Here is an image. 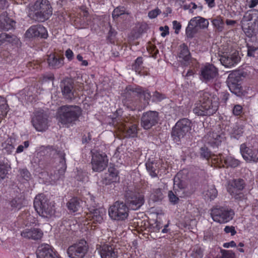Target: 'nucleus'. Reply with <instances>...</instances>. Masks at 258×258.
Returning <instances> with one entry per match:
<instances>
[{
    "mask_svg": "<svg viewBox=\"0 0 258 258\" xmlns=\"http://www.w3.org/2000/svg\"><path fill=\"white\" fill-rule=\"evenodd\" d=\"M199 99L194 104L193 112L197 116H210L219 108L218 98L210 93L202 91L198 93Z\"/></svg>",
    "mask_w": 258,
    "mask_h": 258,
    "instance_id": "obj_1",
    "label": "nucleus"
},
{
    "mask_svg": "<svg viewBox=\"0 0 258 258\" xmlns=\"http://www.w3.org/2000/svg\"><path fill=\"white\" fill-rule=\"evenodd\" d=\"M57 113L59 121L69 126L79 120L82 114V110L77 105H65L59 107Z\"/></svg>",
    "mask_w": 258,
    "mask_h": 258,
    "instance_id": "obj_2",
    "label": "nucleus"
},
{
    "mask_svg": "<svg viewBox=\"0 0 258 258\" xmlns=\"http://www.w3.org/2000/svg\"><path fill=\"white\" fill-rule=\"evenodd\" d=\"M33 204L35 210L42 217L50 218L55 214L54 204L49 202L43 194L37 195Z\"/></svg>",
    "mask_w": 258,
    "mask_h": 258,
    "instance_id": "obj_3",
    "label": "nucleus"
},
{
    "mask_svg": "<svg viewBox=\"0 0 258 258\" xmlns=\"http://www.w3.org/2000/svg\"><path fill=\"white\" fill-rule=\"evenodd\" d=\"M31 11L35 19L40 22L48 20L52 14V8L48 0H36Z\"/></svg>",
    "mask_w": 258,
    "mask_h": 258,
    "instance_id": "obj_4",
    "label": "nucleus"
},
{
    "mask_svg": "<svg viewBox=\"0 0 258 258\" xmlns=\"http://www.w3.org/2000/svg\"><path fill=\"white\" fill-rule=\"evenodd\" d=\"M174 192L169 191L168 197L169 201L173 204H176L179 200L178 198H185L190 196L195 191L194 188L190 185L185 184L183 181H179L177 183H174Z\"/></svg>",
    "mask_w": 258,
    "mask_h": 258,
    "instance_id": "obj_5",
    "label": "nucleus"
},
{
    "mask_svg": "<svg viewBox=\"0 0 258 258\" xmlns=\"http://www.w3.org/2000/svg\"><path fill=\"white\" fill-rule=\"evenodd\" d=\"M191 121L186 118L178 120L172 128L171 136L175 142L180 141L191 130Z\"/></svg>",
    "mask_w": 258,
    "mask_h": 258,
    "instance_id": "obj_6",
    "label": "nucleus"
},
{
    "mask_svg": "<svg viewBox=\"0 0 258 258\" xmlns=\"http://www.w3.org/2000/svg\"><path fill=\"white\" fill-rule=\"evenodd\" d=\"M211 215L214 221L219 223H226L233 219L234 212L227 207L216 206L212 209Z\"/></svg>",
    "mask_w": 258,
    "mask_h": 258,
    "instance_id": "obj_7",
    "label": "nucleus"
},
{
    "mask_svg": "<svg viewBox=\"0 0 258 258\" xmlns=\"http://www.w3.org/2000/svg\"><path fill=\"white\" fill-rule=\"evenodd\" d=\"M201 80L209 85H213L218 76V70L212 64H207L201 69Z\"/></svg>",
    "mask_w": 258,
    "mask_h": 258,
    "instance_id": "obj_8",
    "label": "nucleus"
},
{
    "mask_svg": "<svg viewBox=\"0 0 258 258\" xmlns=\"http://www.w3.org/2000/svg\"><path fill=\"white\" fill-rule=\"evenodd\" d=\"M245 186L244 180L242 179H235L229 181L228 192L236 200L242 201L245 199L244 195L241 191Z\"/></svg>",
    "mask_w": 258,
    "mask_h": 258,
    "instance_id": "obj_9",
    "label": "nucleus"
},
{
    "mask_svg": "<svg viewBox=\"0 0 258 258\" xmlns=\"http://www.w3.org/2000/svg\"><path fill=\"white\" fill-rule=\"evenodd\" d=\"M128 209L123 202H116L108 210L110 217L115 220H123L128 216Z\"/></svg>",
    "mask_w": 258,
    "mask_h": 258,
    "instance_id": "obj_10",
    "label": "nucleus"
},
{
    "mask_svg": "<svg viewBox=\"0 0 258 258\" xmlns=\"http://www.w3.org/2000/svg\"><path fill=\"white\" fill-rule=\"evenodd\" d=\"M31 123L37 131L45 132L48 128V116L43 110L36 111L31 119Z\"/></svg>",
    "mask_w": 258,
    "mask_h": 258,
    "instance_id": "obj_11",
    "label": "nucleus"
},
{
    "mask_svg": "<svg viewBox=\"0 0 258 258\" xmlns=\"http://www.w3.org/2000/svg\"><path fill=\"white\" fill-rule=\"evenodd\" d=\"M88 250L86 241L81 239L70 246L67 249V253L70 258H84Z\"/></svg>",
    "mask_w": 258,
    "mask_h": 258,
    "instance_id": "obj_12",
    "label": "nucleus"
},
{
    "mask_svg": "<svg viewBox=\"0 0 258 258\" xmlns=\"http://www.w3.org/2000/svg\"><path fill=\"white\" fill-rule=\"evenodd\" d=\"M108 159L105 153L95 152L92 153V169L95 172H101L107 167Z\"/></svg>",
    "mask_w": 258,
    "mask_h": 258,
    "instance_id": "obj_13",
    "label": "nucleus"
},
{
    "mask_svg": "<svg viewBox=\"0 0 258 258\" xmlns=\"http://www.w3.org/2000/svg\"><path fill=\"white\" fill-rule=\"evenodd\" d=\"M240 77L236 72L230 73L226 82L230 91L238 96H240L242 94V88L239 82Z\"/></svg>",
    "mask_w": 258,
    "mask_h": 258,
    "instance_id": "obj_14",
    "label": "nucleus"
},
{
    "mask_svg": "<svg viewBox=\"0 0 258 258\" xmlns=\"http://www.w3.org/2000/svg\"><path fill=\"white\" fill-rule=\"evenodd\" d=\"M159 120V113L155 111H149L144 113L141 117V124L145 130H149L156 125Z\"/></svg>",
    "mask_w": 258,
    "mask_h": 258,
    "instance_id": "obj_15",
    "label": "nucleus"
},
{
    "mask_svg": "<svg viewBox=\"0 0 258 258\" xmlns=\"http://www.w3.org/2000/svg\"><path fill=\"white\" fill-rule=\"evenodd\" d=\"M144 202V194L142 189L138 188L130 192V210L139 209Z\"/></svg>",
    "mask_w": 258,
    "mask_h": 258,
    "instance_id": "obj_16",
    "label": "nucleus"
},
{
    "mask_svg": "<svg viewBox=\"0 0 258 258\" xmlns=\"http://www.w3.org/2000/svg\"><path fill=\"white\" fill-rule=\"evenodd\" d=\"M60 86L62 95L66 99L71 101L75 98L74 82L72 79L66 78L63 80Z\"/></svg>",
    "mask_w": 258,
    "mask_h": 258,
    "instance_id": "obj_17",
    "label": "nucleus"
},
{
    "mask_svg": "<svg viewBox=\"0 0 258 258\" xmlns=\"http://www.w3.org/2000/svg\"><path fill=\"white\" fill-rule=\"evenodd\" d=\"M240 151L243 158L247 162H258V151L256 149L247 147L243 143L240 145Z\"/></svg>",
    "mask_w": 258,
    "mask_h": 258,
    "instance_id": "obj_18",
    "label": "nucleus"
},
{
    "mask_svg": "<svg viewBox=\"0 0 258 258\" xmlns=\"http://www.w3.org/2000/svg\"><path fill=\"white\" fill-rule=\"evenodd\" d=\"M25 36L28 38L34 37H40L46 38L48 34L46 29L41 25H33L31 26L26 32Z\"/></svg>",
    "mask_w": 258,
    "mask_h": 258,
    "instance_id": "obj_19",
    "label": "nucleus"
},
{
    "mask_svg": "<svg viewBox=\"0 0 258 258\" xmlns=\"http://www.w3.org/2000/svg\"><path fill=\"white\" fill-rule=\"evenodd\" d=\"M224 138V135L221 131L210 132L204 137L205 141L213 147H218Z\"/></svg>",
    "mask_w": 258,
    "mask_h": 258,
    "instance_id": "obj_20",
    "label": "nucleus"
},
{
    "mask_svg": "<svg viewBox=\"0 0 258 258\" xmlns=\"http://www.w3.org/2000/svg\"><path fill=\"white\" fill-rule=\"evenodd\" d=\"M37 258H59L53 248L47 244L39 245L36 251Z\"/></svg>",
    "mask_w": 258,
    "mask_h": 258,
    "instance_id": "obj_21",
    "label": "nucleus"
},
{
    "mask_svg": "<svg viewBox=\"0 0 258 258\" xmlns=\"http://www.w3.org/2000/svg\"><path fill=\"white\" fill-rule=\"evenodd\" d=\"M136 96L137 99H143L145 101L144 106L149 104V101L151 98L150 93L148 90H144L140 86H130V97Z\"/></svg>",
    "mask_w": 258,
    "mask_h": 258,
    "instance_id": "obj_22",
    "label": "nucleus"
},
{
    "mask_svg": "<svg viewBox=\"0 0 258 258\" xmlns=\"http://www.w3.org/2000/svg\"><path fill=\"white\" fill-rule=\"evenodd\" d=\"M178 57L179 61L184 66H188L191 60V56L186 44L182 43L179 46Z\"/></svg>",
    "mask_w": 258,
    "mask_h": 258,
    "instance_id": "obj_23",
    "label": "nucleus"
},
{
    "mask_svg": "<svg viewBox=\"0 0 258 258\" xmlns=\"http://www.w3.org/2000/svg\"><path fill=\"white\" fill-rule=\"evenodd\" d=\"M40 153L42 155L52 157L58 161L65 159V153L63 151L57 150L51 146L42 147Z\"/></svg>",
    "mask_w": 258,
    "mask_h": 258,
    "instance_id": "obj_24",
    "label": "nucleus"
},
{
    "mask_svg": "<svg viewBox=\"0 0 258 258\" xmlns=\"http://www.w3.org/2000/svg\"><path fill=\"white\" fill-rule=\"evenodd\" d=\"M58 162L59 163L58 167L56 168V170L53 171V172H51L49 175L50 179L54 182L60 179H62L64 178V173L67 168L65 159H62Z\"/></svg>",
    "mask_w": 258,
    "mask_h": 258,
    "instance_id": "obj_25",
    "label": "nucleus"
},
{
    "mask_svg": "<svg viewBox=\"0 0 258 258\" xmlns=\"http://www.w3.org/2000/svg\"><path fill=\"white\" fill-rule=\"evenodd\" d=\"M88 218H91L94 223H101L105 216L106 211L103 208H90Z\"/></svg>",
    "mask_w": 258,
    "mask_h": 258,
    "instance_id": "obj_26",
    "label": "nucleus"
},
{
    "mask_svg": "<svg viewBox=\"0 0 258 258\" xmlns=\"http://www.w3.org/2000/svg\"><path fill=\"white\" fill-rule=\"evenodd\" d=\"M43 235L42 231L39 228L25 229L21 232V235L28 239H40Z\"/></svg>",
    "mask_w": 258,
    "mask_h": 258,
    "instance_id": "obj_27",
    "label": "nucleus"
},
{
    "mask_svg": "<svg viewBox=\"0 0 258 258\" xmlns=\"http://www.w3.org/2000/svg\"><path fill=\"white\" fill-rule=\"evenodd\" d=\"M64 57L59 54L51 53L48 55L47 63L51 69H59L63 66Z\"/></svg>",
    "mask_w": 258,
    "mask_h": 258,
    "instance_id": "obj_28",
    "label": "nucleus"
},
{
    "mask_svg": "<svg viewBox=\"0 0 258 258\" xmlns=\"http://www.w3.org/2000/svg\"><path fill=\"white\" fill-rule=\"evenodd\" d=\"M98 249L101 258H117V252L111 245L103 244Z\"/></svg>",
    "mask_w": 258,
    "mask_h": 258,
    "instance_id": "obj_29",
    "label": "nucleus"
},
{
    "mask_svg": "<svg viewBox=\"0 0 258 258\" xmlns=\"http://www.w3.org/2000/svg\"><path fill=\"white\" fill-rule=\"evenodd\" d=\"M239 57L235 54H224L221 56L220 60L221 63L225 67L229 68L234 66L239 60Z\"/></svg>",
    "mask_w": 258,
    "mask_h": 258,
    "instance_id": "obj_30",
    "label": "nucleus"
},
{
    "mask_svg": "<svg viewBox=\"0 0 258 258\" xmlns=\"http://www.w3.org/2000/svg\"><path fill=\"white\" fill-rule=\"evenodd\" d=\"M15 22L9 18L4 13L0 15V30L8 31L14 28Z\"/></svg>",
    "mask_w": 258,
    "mask_h": 258,
    "instance_id": "obj_31",
    "label": "nucleus"
},
{
    "mask_svg": "<svg viewBox=\"0 0 258 258\" xmlns=\"http://www.w3.org/2000/svg\"><path fill=\"white\" fill-rule=\"evenodd\" d=\"M108 175L104 179L105 184H109L112 182H116L119 181L118 170L114 167H109L108 169Z\"/></svg>",
    "mask_w": 258,
    "mask_h": 258,
    "instance_id": "obj_32",
    "label": "nucleus"
},
{
    "mask_svg": "<svg viewBox=\"0 0 258 258\" xmlns=\"http://www.w3.org/2000/svg\"><path fill=\"white\" fill-rule=\"evenodd\" d=\"M200 156L201 158L206 159H209V158H211L212 160L216 163L217 162L222 161L221 155H220V157H219V155L212 154L211 152L206 147H202L200 148Z\"/></svg>",
    "mask_w": 258,
    "mask_h": 258,
    "instance_id": "obj_33",
    "label": "nucleus"
},
{
    "mask_svg": "<svg viewBox=\"0 0 258 258\" xmlns=\"http://www.w3.org/2000/svg\"><path fill=\"white\" fill-rule=\"evenodd\" d=\"M220 155H221L222 161L221 162H217V163L220 164L224 162L227 167H230L232 168L237 167L240 164V161L236 159L231 156H227L225 158L222 154H219V157H220Z\"/></svg>",
    "mask_w": 258,
    "mask_h": 258,
    "instance_id": "obj_34",
    "label": "nucleus"
},
{
    "mask_svg": "<svg viewBox=\"0 0 258 258\" xmlns=\"http://www.w3.org/2000/svg\"><path fill=\"white\" fill-rule=\"evenodd\" d=\"M198 28L196 22H195V19H191L189 21L187 26L185 29V35L187 38L191 39L194 37L196 33H197Z\"/></svg>",
    "mask_w": 258,
    "mask_h": 258,
    "instance_id": "obj_35",
    "label": "nucleus"
},
{
    "mask_svg": "<svg viewBox=\"0 0 258 258\" xmlns=\"http://www.w3.org/2000/svg\"><path fill=\"white\" fill-rule=\"evenodd\" d=\"M17 178L20 182L24 183L28 182L32 178V175L26 168H19Z\"/></svg>",
    "mask_w": 258,
    "mask_h": 258,
    "instance_id": "obj_36",
    "label": "nucleus"
},
{
    "mask_svg": "<svg viewBox=\"0 0 258 258\" xmlns=\"http://www.w3.org/2000/svg\"><path fill=\"white\" fill-rule=\"evenodd\" d=\"M146 167L148 172L152 177H156L158 175L159 165L154 160H149L146 163Z\"/></svg>",
    "mask_w": 258,
    "mask_h": 258,
    "instance_id": "obj_37",
    "label": "nucleus"
},
{
    "mask_svg": "<svg viewBox=\"0 0 258 258\" xmlns=\"http://www.w3.org/2000/svg\"><path fill=\"white\" fill-rule=\"evenodd\" d=\"M82 203V201L78 198H73L68 202L67 206L70 211L75 212L81 208Z\"/></svg>",
    "mask_w": 258,
    "mask_h": 258,
    "instance_id": "obj_38",
    "label": "nucleus"
},
{
    "mask_svg": "<svg viewBox=\"0 0 258 258\" xmlns=\"http://www.w3.org/2000/svg\"><path fill=\"white\" fill-rule=\"evenodd\" d=\"M133 120L134 123L131 126L130 125V139L132 138V140H130V142H132L133 144H134V142L132 140L136 141V140L134 139L137 134L138 131V124L139 122V116H136V117L133 115L132 118L130 117V124L131 123V121Z\"/></svg>",
    "mask_w": 258,
    "mask_h": 258,
    "instance_id": "obj_39",
    "label": "nucleus"
},
{
    "mask_svg": "<svg viewBox=\"0 0 258 258\" xmlns=\"http://www.w3.org/2000/svg\"><path fill=\"white\" fill-rule=\"evenodd\" d=\"M203 194L205 199L212 201L217 197L218 191L215 185H211L208 186L207 189L204 191Z\"/></svg>",
    "mask_w": 258,
    "mask_h": 258,
    "instance_id": "obj_40",
    "label": "nucleus"
},
{
    "mask_svg": "<svg viewBox=\"0 0 258 258\" xmlns=\"http://www.w3.org/2000/svg\"><path fill=\"white\" fill-rule=\"evenodd\" d=\"M243 20L245 21L254 20L255 22L258 20V10L252 9L248 11L244 15Z\"/></svg>",
    "mask_w": 258,
    "mask_h": 258,
    "instance_id": "obj_41",
    "label": "nucleus"
},
{
    "mask_svg": "<svg viewBox=\"0 0 258 258\" xmlns=\"http://www.w3.org/2000/svg\"><path fill=\"white\" fill-rule=\"evenodd\" d=\"M8 111L9 106L7 103V101L4 98L0 97V118L6 116Z\"/></svg>",
    "mask_w": 258,
    "mask_h": 258,
    "instance_id": "obj_42",
    "label": "nucleus"
},
{
    "mask_svg": "<svg viewBox=\"0 0 258 258\" xmlns=\"http://www.w3.org/2000/svg\"><path fill=\"white\" fill-rule=\"evenodd\" d=\"M192 19H195V22H196L198 29H205L208 27L209 21L207 19L200 16L195 17Z\"/></svg>",
    "mask_w": 258,
    "mask_h": 258,
    "instance_id": "obj_43",
    "label": "nucleus"
},
{
    "mask_svg": "<svg viewBox=\"0 0 258 258\" xmlns=\"http://www.w3.org/2000/svg\"><path fill=\"white\" fill-rule=\"evenodd\" d=\"M243 133V126L242 125L235 124L232 128V131L231 132V136L232 137L238 140L241 136H242Z\"/></svg>",
    "mask_w": 258,
    "mask_h": 258,
    "instance_id": "obj_44",
    "label": "nucleus"
},
{
    "mask_svg": "<svg viewBox=\"0 0 258 258\" xmlns=\"http://www.w3.org/2000/svg\"><path fill=\"white\" fill-rule=\"evenodd\" d=\"M143 66L142 57H138L134 63L132 65V70H134L136 73L140 74Z\"/></svg>",
    "mask_w": 258,
    "mask_h": 258,
    "instance_id": "obj_45",
    "label": "nucleus"
},
{
    "mask_svg": "<svg viewBox=\"0 0 258 258\" xmlns=\"http://www.w3.org/2000/svg\"><path fill=\"white\" fill-rule=\"evenodd\" d=\"M9 166L7 164L0 161V181L5 178L8 172Z\"/></svg>",
    "mask_w": 258,
    "mask_h": 258,
    "instance_id": "obj_46",
    "label": "nucleus"
},
{
    "mask_svg": "<svg viewBox=\"0 0 258 258\" xmlns=\"http://www.w3.org/2000/svg\"><path fill=\"white\" fill-rule=\"evenodd\" d=\"M7 42L15 45L17 47L20 46L21 43L20 39L16 35L11 34H8Z\"/></svg>",
    "mask_w": 258,
    "mask_h": 258,
    "instance_id": "obj_47",
    "label": "nucleus"
},
{
    "mask_svg": "<svg viewBox=\"0 0 258 258\" xmlns=\"http://www.w3.org/2000/svg\"><path fill=\"white\" fill-rule=\"evenodd\" d=\"M24 202V198H15L10 202L11 207L20 209L23 206Z\"/></svg>",
    "mask_w": 258,
    "mask_h": 258,
    "instance_id": "obj_48",
    "label": "nucleus"
},
{
    "mask_svg": "<svg viewBox=\"0 0 258 258\" xmlns=\"http://www.w3.org/2000/svg\"><path fill=\"white\" fill-rule=\"evenodd\" d=\"M91 18L89 16V13L87 11L83 12V19L81 20V26L82 28H86L90 24Z\"/></svg>",
    "mask_w": 258,
    "mask_h": 258,
    "instance_id": "obj_49",
    "label": "nucleus"
},
{
    "mask_svg": "<svg viewBox=\"0 0 258 258\" xmlns=\"http://www.w3.org/2000/svg\"><path fill=\"white\" fill-rule=\"evenodd\" d=\"M213 25L218 31H222L223 29L224 22L220 17H217L212 21Z\"/></svg>",
    "mask_w": 258,
    "mask_h": 258,
    "instance_id": "obj_50",
    "label": "nucleus"
},
{
    "mask_svg": "<svg viewBox=\"0 0 258 258\" xmlns=\"http://www.w3.org/2000/svg\"><path fill=\"white\" fill-rule=\"evenodd\" d=\"M152 198L154 201L157 202L161 201L163 198V194L160 188H156L153 190L152 192Z\"/></svg>",
    "mask_w": 258,
    "mask_h": 258,
    "instance_id": "obj_51",
    "label": "nucleus"
},
{
    "mask_svg": "<svg viewBox=\"0 0 258 258\" xmlns=\"http://www.w3.org/2000/svg\"><path fill=\"white\" fill-rule=\"evenodd\" d=\"M191 256L193 258H202L203 256V250L199 247L194 248L191 253Z\"/></svg>",
    "mask_w": 258,
    "mask_h": 258,
    "instance_id": "obj_52",
    "label": "nucleus"
},
{
    "mask_svg": "<svg viewBox=\"0 0 258 258\" xmlns=\"http://www.w3.org/2000/svg\"><path fill=\"white\" fill-rule=\"evenodd\" d=\"M221 255L218 258H235V253L230 250L222 249Z\"/></svg>",
    "mask_w": 258,
    "mask_h": 258,
    "instance_id": "obj_53",
    "label": "nucleus"
},
{
    "mask_svg": "<svg viewBox=\"0 0 258 258\" xmlns=\"http://www.w3.org/2000/svg\"><path fill=\"white\" fill-rule=\"evenodd\" d=\"M125 13V9L123 7L121 8H116L112 12V17L114 18H117L119 16L124 14Z\"/></svg>",
    "mask_w": 258,
    "mask_h": 258,
    "instance_id": "obj_54",
    "label": "nucleus"
},
{
    "mask_svg": "<svg viewBox=\"0 0 258 258\" xmlns=\"http://www.w3.org/2000/svg\"><path fill=\"white\" fill-rule=\"evenodd\" d=\"M165 98V95L155 91L152 96V101L153 102H160Z\"/></svg>",
    "mask_w": 258,
    "mask_h": 258,
    "instance_id": "obj_55",
    "label": "nucleus"
},
{
    "mask_svg": "<svg viewBox=\"0 0 258 258\" xmlns=\"http://www.w3.org/2000/svg\"><path fill=\"white\" fill-rule=\"evenodd\" d=\"M4 150L8 154H11L15 149L14 146L9 143H5L3 145Z\"/></svg>",
    "mask_w": 258,
    "mask_h": 258,
    "instance_id": "obj_56",
    "label": "nucleus"
},
{
    "mask_svg": "<svg viewBox=\"0 0 258 258\" xmlns=\"http://www.w3.org/2000/svg\"><path fill=\"white\" fill-rule=\"evenodd\" d=\"M116 32L113 29L111 26H110V29L108 34L107 40L110 42L112 43L113 41L114 37L115 36Z\"/></svg>",
    "mask_w": 258,
    "mask_h": 258,
    "instance_id": "obj_57",
    "label": "nucleus"
},
{
    "mask_svg": "<svg viewBox=\"0 0 258 258\" xmlns=\"http://www.w3.org/2000/svg\"><path fill=\"white\" fill-rule=\"evenodd\" d=\"M247 55L248 56H252L254 57V52L258 50V47H254L252 45H249V44L247 45Z\"/></svg>",
    "mask_w": 258,
    "mask_h": 258,
    "instance_id": "obj_58",
    "label": "nucleus"
},
{
    "mask_svg": "<svg viewBox=\"0 0 258 258\" xmlns=\"http://www.w3.org/2000/svg\"><path fill=\"white\" fill-rule=\"evenodd\" d=\"M161 13V11L158 9H155L152 11H150L148 13V16L151 19H154L157 17Z\"/></svg>",
    "mask_w": 258,
    "mask_h": 258,
    "instance_id": "obj_59",
    "label": "nucleus"
},
{
    "mask_svg": "<svg viewBox=\"0 0 258 258\" xmlns=\"http://www.w3.org/2000/svg\"><path fill=\"white\" fill-rule=\"evenodd\" d=\"M233 113L235 116L239 115L242 112V107L240 105H235L234 106Z\"/></svg>",
    "mask_w": 258,
    "mask_h": 258,
    "instance_id": "obj_60",
    "label": "nucleus"
},
{
    "mask_svg": "<svg viewBox=\"0 0 258 258\" xmlns=\"http://www.w3.org/2000/svg\"><path fill=\"white\" fill-rule=\"evenodd\" d=\"M152 229L154 232H159L162 227V224L161 222L156 220L152 224Z\"/></svg>",
    "mask_w": 258,
    "mask_h": 258,
    "instance_id": "obj_61",
    "label": "nucleus"
},
{
    "mask_svg": "<svg viewBox=\"0 0 258 258\" xmlns=\"http://www.w3.org/2000/svg\"><path fill=\"white\" fill-rule=\"evenodd\" d=\"M224 230L225 232V233H230L231 234V236H233L236 233V231L234 227H233L232 226H226L225 227Z\"/></svg>",
    "mask_w": 258,
    "mask_h": 258,
    "instance_id": "obj_62",
    "label": "nucleus"
},
{
    "mask_svg": "<svg viewBox=\"0 0 258 258\" xmlns=\"http://www.w3.org/2000/svg\"><path fill=\"white\" fill-rule=\"evenodd\" d=\"M24 144V146L20 145L18 147L16 150L17 153H21L24 151V148H27L29 146V142L28 141H25Z\"/></svg>",
    "mask_w": 258,
    "mask_h": 258,
    "instance_id": "obj_63",
    "label": "nucleus"
},
{
    "mask_svg": "<svg viewBox=\"0 0 258 258\" xmlns=\"http://www.w3.org/2000/svg\"><path fill=\"white\" fill-rule=\"evenodd\" d=\"M172 24L173 29H175V33L176 34H178L179 31H180L181 28V24L175 20L172 22Z\"/></svg>",
    "mask_w": 258,
    "mask_h": 258,
    "instance_id": "obj_64",
    "label": "nucleus"
}]
</instances>
